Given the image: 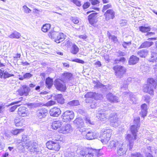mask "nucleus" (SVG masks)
Wrapping results in <instances>:
<instances>
[{
  "label": "nucleus",
  "instance_id": "1",
  "mask_svg": "<svg viewBox=\"0 0 157 157\" xmlns=\"http://www.w3.org/2000/svg\"><path fill=\"white\" fill-rule=\"evenodd\" d=\"M140 117H137L135 118L134 120V124L132 125L130 127L131 132L133 136V137L131 134H128L125 137L126 140L129 143L134 142V140L136 139L137 135V133L140 126Z\"/></svg>",
  "mask_w": 157,
  "mask_h": 157
},
{
  "label": "nucleus",
  "instance_id": "2",
  "mask_svg": "<svg viewBox=\"0 0 157 157\" xmlns=\"http://www.w3.org/2000/svg\"><path fill=\"white\" fill-rule=\"evenodd\" d=\"M156 82L154 79L148 78L147 80V84L144 86V91L151 95H153L154 89L156 88Z\"/></svg>",
  "mask_w": 157,
  "mask_h": 157
},
{
  "label": "nucleus",
  "instance_id": "3",
  "mask_svg": "<svg viewBox=\"0 0 157 157\" xmlns=\"http://www.w3.org/2000/svg\"><path fill=\"white\" fill-rule=\"evenodd\" d=\"M48 35L57 43L63 41L65 39L64 35L62 33L53 32L48 33Z\"/></svg>",
  "mask_w": 157,
  "mask_h": 157
},
{
  "label": "nucleus",
  "instance_id": "4",
  "mask_svg": "<svg viewBox=\"0 0 157 157\" xmlns=\"http://www.w3.org/2000/svg\"><path fill=\"white\" fill-rule=\"evenodd\" d=\"M74 117V114L72 111L67 110L64 112L61 118L63 121L65 122H67L73 119Z\"/></svg>",
  "mask_w": 157,
  "mask_h": 157
},
{
  "label": "nucleus",
  "instance_id": "5",
  "mask_svg": "<svg viewBox=\"0 0 157 157\" xmlns=\"http://www.w3.org/2000/svg\"><path fill=\"white\" fill-rule=\"evenodd\" d=\"M113 68L115 71L116 75L120 78L122 77L126 71V69L121 65H117L113 67Z\"/></svg>",
  "mask_w": 157,
  "mask_h": 157
},
{
  "label": "nucleus",
  "instance_id": "6",
  "mask_svg": "<svg viewBox=\"0 0 157 157\" xmlns=\"http://www.w3.org/2000/svg\"><path fill=\"white\" fill-rule=\"evenodd\" d=\"M109 117H109V120L110 121L111 125L115 127L118 126L120 124V122L118 120L116 113H111Z\"/></svg>",
  "mask_w": 157,
  "mask_h": 157
},
{
  "label": "nucleus",
  "instance_id": "7",
  "mask_svg": "<svg viewBox=\"0 0 157 157\" xmlns=\"http://www.w3.org/2000/svg\"><path fill=\"white\" fill-rule=\"evenodd\" d=\"M64 83L62 79H57L55 80L54 85L57 90L63 91L66 89V85Z\"/></svg>",
  "mask_w": 157,
  "mask_h": 157
},
{
  "label": "nucleus",
  "instance_id": "8",
  "mask_svg": "<svg viewBox=\"0 0 157 157\" xmlns=\"http://www.w3.org/2000/svg\"><path fill=\"white\" fill-rule=\"evenodd\" d=\"M47 147L49 149L58 151L60 148V146L58 143L54 142L52 141H49L46 143Z\"/></svg>",
  "mask_w": 157,
  "mask_h": 157
},
{
  "label": "nucleus",
  "instance_id": "9",
  "mask_svg": "<svg viewBox=\"0 0 157 157\" xmlns=\"http://www.w3.org/2000/svg\"><path fill=\"white\" fill-rule=\"evenodd\" d=\"M117 147V153L120 156L125 154L127 150V146L125 144H120Z\"/></svg>",
  "mask_w": 157,
  "mask_h": 157
},
{
  "label": "nucleus",
  "instance_id": "10",
  "mask_svg": "<svg viewBox=\"0 0 157 157\" xmlns=\"http://www.w3.org/2000/svg\"><path fill=\"white\" fill-rule=\"evenodd\" d=\"M108 130L106 129L102 131L100 134L99 138L103 144H106L108 142Z\"/></svg>",
  "mask_w": 157,
  "mask_h": 157
},
{
  "label": "nucleus",
  "instance_id": "11",
  "mask_svg": "<svg viewBox=\"0 0 157 157\" xmlns=\"http://www.w3.org/2000/svg\"><path fill=\"white\" fill-rule=\"evenodd\" d=\"M17 113L19 116L22 117H25L29 115V111L27 108L23 106L19 108Z\"/></svg>",
  "mask_w": 157,
  "mask_h": 157
},
{
  "label": "nucleus",
  "instance_id": "12",
  "mask_svg": "<svg viewBox=\"0 0 157 157\" xmlns=\"http://www.w3.org/2000/svg\"><path fill=\"white\" fill-rule=\"evenodd\" d=\"M30 91L29 88L26 85H24L22 86V89H19L17 91L18 94L20 96L25 95L27 96L29 94V93Z\"/></svg>",
  "mask_w": 157,
  "mask_h": 157
},
{
  "label": "nucleus",
  "instance_id": "13",
  "mask_svg": "<svg viewBox=\"0 0 157 157\" xmlns=\"http://www.w3.org/2000/svg\"><path fill=\"white\" fill-rule=\"evenodd\" d=\"M72 75L69 72H66L63 74L61 76V79L64 83L68 82L72 78Z\"/></svg>",
  "mask_w": 157,
  "mask_h": 157
},
{
  "label": "nucleus",
  "instance_id": "14",
  "mask_svg": "<svg viewBox=\"0 0 157 157\" xmlns=\"http://www.w3.org/2000/svg\"><path fill=\"white\" fill-rule=\"evenodd\" d=\"M61 111L60 109L55 107L51 109L49 111L51 116L54 117H57L61 113Z\"/></svg>",
  "mask_w": 157,
  "mask_h": 157
},
{
  "label": "nucleus",
  "instance_id": "15",
  "mask_svg": "<svg viewBox=\"0 0 157 157\" xmlns=\"http://www.w3.org/2000/svg\"><path fill=\"white\" fill-rule=\"evenodd\" d=\"M102 109H99L98 112L96 114L97 117L100 120L104 121L106 119L107 117V114L103 112V111H101Z\"/></svg>",
  "mask_w": 157,
  "mask_h": 157
},
{
  "label": "nucleus",
  "instance_id": "16",
  "mask_svg": "<svg viewBox=\"0 0 157 157\" xmlns=\"http://www.w3.org/2000/svg\"><path fill=\"white\" fill-rule=\"evenodd\" d=\"M48 114V111L44 108H42L37 112V115L40 119L45 117Z\"/></svg>",
  "mask_w": 157,
  "mask_h": 157
},
{
  "label": "nucleus",
  "instance_id": "17",
  "mask_svg": "<svg viewBox=\"0 0 157 157\" xmlns=\"http://www.w3.org/2000/svg\"><path fill=\"white\" fill-rule=\"evenodd\" d=\"M63 124L62 121L60 120L53 121L51 125V128L54 130H56L61 127Z\"/></svg>",
  "mask_w": 157,
  "mask_h": 157
},
{
  "label": "nucleus",
  "instance_id": "18",
  "mask_svg": "<svg viewBox=\"0 0 157 157\" xmlns=\"http://www.w3.org/2000/svg\"><path fill=\"white\" fill-rule=\"evenodd\" d=\"M72 130L71 126L70 124H67L63 126L61 129V132L63 134H66Z\"/></svg>",
  "mask_w": 157,
  "mask_h": 157
},
{
  "label": "nucleus",
  "instance_id": "19",
  "mask_svg": "<svg viewBox=\"0 0 157 157\" xmlns=\"http://www.w3.org/2000/svg\"><path fill=\"white\" fill-rule=\"evenodd\" d=\"M118 97L113 95L111 93H109V102L111 103H117L119 102Z\"/></svg>",
  "mask_w": 157,
  "mask_h": 157
},
{
  "label": "nucleus",
  "instance_id": "20",
  "mask_svg": "<svg viewBox=\"0 0 157 157\" xmlns=\"http://www.w3.org/2000/svg\"><path fill=\"white\" fill-rule=\"evenodd\" d=\"M141 111L140 112L141 116L144 118L145 116L147 115V105L146 104L144 103L141 106Z\"/></svg>",
  "mask_w": 157,
  "mask_h": 157
},
{
  "label": "nucleus",
  "instance_id": "21",
  "mask_svg": "<svg viewBox=\"0 0 157 157\" xmlns=\"http://www.w3.org/2000/svg\"><path fill=\"white\" fill-rule=\"evenodd\" d=\"M139 60V58L136 56L132 55L129 58L128 63L129 65H135L137 63Z\"/></svg>",
  "mask_w": 157,
  "mask_h": 157
},
{
  "label": "nucleus",
  "instance_id": "22",
  "mask_svg": "<svg viewBox=\"0 0 157 157\" xmlns=\"http://www.w3.org/2000/svg\"><path fill=\"white\" fill-rule=\"evenodd\" d=\"M74 123L77 127L84 126V123L82 118L79 117L76 118L74 121Z\"/></svg>",
  "mask_w": 157,
  "mask_h": 157
},
{
  "label": "nucleus",
  "instance_id": "23",
  "mask_svg": "<svg viewBox=\"0 0 157 157\" xmlns=\"http://www.w3.org/2000/svg\"><path fill=\"white\" fill-rule=\"evenodd\" d=\"M148 51L147 49H142L137 52V54L141 58H145L148 55Z\"/></svg>",
  "mask_w": 157,
  "mask_h": 157
},
{
  "label": "nucleus",
  "instance_id": "24",
  "mask_svg": "<svg viewBox=\"0 0 157 157\" xmlns=\"http://www.w3.org/2000/svg\"><path fill=\"white\" fill-rule=\"evenodd\" d=\"M153 44L154 43L153 42H149L148 41H145L141 44L139 47L138 49L149 48L153 45Z\"/></svg>",
  "mask_w": 157,
  "mask_h": 157
},
{
  "label": "nucleus",
  "instance_id": "25",
  "mask_svg": "<svg viewBox=\"0 0 157 157\" xmlns=\"http://www.w3.org/2000/svg\"><path fill=\"white\" fill-rule=\"evenodd\" d=\"M120 143L118 142H116L115 141L113 140L110 141L109 142V148L114 150L116 149L117 146H118Z\"/></svg>",
  "mask_w": 157,
  "mask_h": 157
},
{
  "label": "nucleus",
  "instance_id": "26",
  "mask_svg": "<svg viewBox=\"0 0 157 157\" xmlns=\"http://www.w3.org/2000/svg\"><path fill=\"white\" fill-rule=\"evenodd\" d=\"M45 84L46 86L48 89H50L53 84V79L50 78L49 77H48L45 80Z\"/></svg>",
  "mask_w": 157,
  "mask_h": 157
},
{
  "label": "nucleus",
  "instance_id": "27",
  "mask_svg": "<svg viewBox=\"0 0 157 157\" xmlns=\"http://www.w3.org/2000/svg\"><path fill=\"white\" fill-rule=\"evenodd\" d=\"M21 36L20 33L17 31H15L9 36V37L12 38L18 39Z\"/></svg>",
  "mask_w": 157,
  "mask_h": 157
},
{
  "label": "nucleus",
  "instance_id": "28",
  "mask_svg": "<svg viewBox=\"0 0 157 157\" xmlns=\"http://www.w3.org/2000/svg\"><path fill=\"white\" fill-rule=\"evenodd\" d=\"M94 133L92 132L88 131L86 132V138L87 140H91L94 139L95 138L94 135Z\"/></svg>",
  "mask_w": 157,
  "mask_h": 157
},
{
  "label": "nucleus",
  "instance_id": "29",
  "mask_svg": "<svg viewBox=\"0 0 157 157\" xmlns=\"http://www.w3.org/2000/svg\"><path fill=\"white\" fill-rule=\"evenodd\" d=\"M36 142H34L33 141H30L27 142L26 144V145L23 146H22V147L24 148L26 147L27 148L29 147H33V146L36 145Z\"/></svg>",
  "mask_w": 157,
  "mask_h": 157
},
{
  "label": "nucleus",
  "instance_id": "30",
  "mask_svg": "<svg viewBox=\"0 0 157 157\" xmlns=\"http://www.w3.org/2000/svg\"><path fill=\"white\" fill-rule=\"evenodd\" d=\"M139 30L142 33H145L148 32L151 30V28L150 27H145L144 26H140L139 27Z\"/></svg>",
  "mask_w": 157,
  "mask_h": 157
},
{
  "label": "nucleus",
  "instance_id": "31",
  "mask_svg": "<svg viewBox=\"0 0 157 157\" xmlns=\"http://www.w3.org/2000/svg\"><path fill=\"white\" fill-rule=\"evenodd\" d=\"M129 97L130 100L131 102V103L136 104L137 100V98L136 97V95L132 93H131L129 94Z\"/></svg>",
  "mask_w": 157,
  "mask_h": 157
},
{
  "label": "nucleus",
  "instance_id": "32",
  "mask_svg": "<svg viewBox=\"0 0 157 157\" xmlns=\"http://www.w3.org/2000/svg\"><path fill=\"white\" fill-rule=\"evenodd\" d=\"M78 51L79 49L78 47L75 44H73L71 48V53L74 54H76L78 53Z\"/></svg>",
  "mask_w": 157,
  "mask_h": 157
},
{
  "label": "nucleus",
  "instance_id": "33",
  "mask_svg": "<svg viewBox=\"0 0 157 157\" xmlns=\"http://www.w3.org/2000/svg\"><path fill=\"white\" fill-rule=\"evenodd\" d=\"M108 5H105L104 6L102 11L103 12H105L106 11L105 13L104 14V16L105 17V20H107V17L108 16Z\"/></svg>",
  "mask_w": 157,
  "mask_h": 157
},
{
  "label": "nucleus",
  "instance_id": "34",
  "mask_svg": "<svg viewBox=\"0 0 157 157\" xmlns=\"http://www.w3.org/2000/svg\"><path fill=\"white\" fill-rule=\"evenodd\" d=\"M51 27L50 25L48 24H46L43 25L41 28V30L44 32H47L50 29Z\"/></svg>",
  "mask_w": 157,
  "mask_h": 157
},
{
  "label": "nucleus",
  "instance_id": "35",
  "mask_svg": "<svg viewBox=\"0 0 157 157\" xmlns=\"http://www.w3.org/2000/svg\"><path fill=\"white\" fill-rule=\"evenodd\" d=\"M115 17V12L113 10L109 9V19H113Z\"/></svg>",
  "mask_w": 157,
  "mask_h": 157
},
{
  "label": "nucleus",
  "instance_id": "36",
  "mask_svg": "<svg viewBox=\"0 0 157 157\" xmlns=\"http://www.w3.org/2000/svg\"><path fill=\"white\" fill-rule=\"evenodd\" d=\"M24 121L23 120L16 119L14 121L15 125L16 126H21L23 125Z\"/></svg>",
  "mask_w": 157,
  "mask_h": 157
},
{
  "label": "nucleus",
  "instance_id": "37",
  "mask_svg": "<svg viewBox=\"0 0 157 157\" xmlns=\"http://www.w3.org/2000/svg\"><path fill=\"white\" fill-rule=\"evenodd\" d=\"M68 104L72 106H75L78 105L79 104L78 101L77 100H72L69 102Z\"/></svg>",
  "mask_w": 157,
  "mask_h": 157
},
{
  "label": "nucleus",
  "instance_id": "38",
  "mask_svg": "<svg viewBox=\"0 0 157 157\" xmlns=\"http://www.w3.org/2000/svg\"><path fill=\"white\" fill-rule=\"evenodd\" d=\"M96 95V93L89 92L87 93L85 95V97L86 98H94Z\"/></svg>",
  "mask_w": 157,
  "mask_h": 157
},
{
  "label": "nucleus",
  "instance_id": "39",
  "mask_svg": "<svg viewBox=\"0 0 157 157\" xmlns=\"http://www.w3.org/2000/svg\"><path fill=\"white\" fill-rule=\"evenodd\" d=\"M109 38L111 39L114 43H117L118 41L117 37L114 35H110L109 33Z\"/></svg>",
  "mask_w": 157,
  "mask_h": 157
},
{
  "label": "nucleus",
  "instance_id": "40",
  "mask_svg": "<svg viewBox=\"0 0 157 157\" xmlns=\"http://www.w3.org/2000/svg\"><path fill=\"white\" fill-rule=\"evenodd\" d=\"M2 73H3V78H5L14 76V75L13 74H11L5 71V72H4V71H3L2 70Z\"/></svg>",
  "mask_w": 157,
  "mask_h": 157
},
{
  "label": "nucleus",
  "instance_id": "41",
  "mask_svg": "<svg viewBox=\"0 0 157 157\" xmlns=\"http://www.w3.org/2000/svg\"><path fill=\"white\" fill-rule=\"evenodd\" d=\"M151 146H147L143 150V152L144 154H145V152L150 153L152 152L151 149Z\"/></svg>",
  "mask_w": 157,
  "mask_h": 157
},
{
  "label": "nucleus",
  "instance_id": "42",
  "mask_svg": "<svg viewBox=\"0 0 157 157\" xmlns=\"http://www.w3.org/2000/svg\"><path fill=\"white\" fill-rule=\"evenodd\" d=\"M23 129H15L12 132V133L14 135H17V134L23 132Z\"/></svg>",
  "mask_w": 157,
  "mask_h": 157
},
{
  "label": "nucleus",
  "instance_id": "43",
  "mask_svg": "<svg viewBox=\"0 0 157 157\" xmlns=\"http://www.w3.org/2000/svg\"><path fill=\"white\" fill-rule=\"evenodd\" d=\"M131 157H143V155L140 152H135L132 153L131 155Z\"/></svg>",
  "mask_w": 157,
  "mask_h": 157
},
{
  "label": "nucleus",
  "instance_id": "44",
  "mask_svg": "<svg viewBox=\"0 0 157 157\" xmlns=\"http://www.w3.org/2000/svg\"><path fill=\"white\" fill-rule=\"evenodd\" d=\"M95 87L97 88H102L104 89L105 88H106L105 86L100 83V82L97 83Z\"/></svg>",
  "mask_w": 157,
  "mask_h": 157
},
{
  "label": "nucleus",
  "instance_id": "45",
  "mask_svg": "<svg viewBox=\"0 0 157 157\" xmlns=\"http://www.w3.org/2000/svg\"><path fill=\"white\" fill-rule=\"evenodd\" d=\"M126 60V59L125 58L122 57L120 58L119 59H115V63H119V62H124Z\"/></svg>",
  "mask_w": 157,
  "mask_h": 157
},
{
  "label": "nucleus",
  "instance_id": "46",
  "mask_svg": "<svg viewBox=\"0 0 157 157\" xmlns=\"http://www.w3.org/2000/svg\"><path fill=\"white\" fill-rule=\"evenodd\" d=\"M23 8L24 10V12L26 13H29L31 12V10L28 8L26 6H24Z\"/></svg>",
  "mask_w": 157,
  "mask_h": 157
},
{
  "label": "nucleus",
  "instance_id": "47",
  "mask_svg": "<svg viewBox=\"0 0 157 157\" xmlns=\"http://www.w3.org/2000/svg\"><path fill=\"white\" fill-rule=\"evenodd\" d=\"M25 79H28L31 78L33 76V75L30 73H26L24 75Z\"/></svg>",
  "mask_w": 157,
  "mask_h": 157
},
{
  "label": "nucleus",
  "instance_id": "48",
  "mask_svg": "<svg viewBox=\"0 0 157 157\" xmlns=\"http://www.w3.org/2000/svg\"><path fill=\"white\" fill-rule=\"evenodd\" d=\"M85 121L86 123L87 124H94V122L93 121H91L90 118L89 117H86L85 118Z\"/></svg>",
  "mask_w": 157,
  "mask_h": 157
},
{
  "label": "nucleus",
  "instance_id": "49",
  "mask_svg": "<svg viewBox=\"0 0 157 157\" xmlns=\"http://www.w3.org/2000/svg\"><path fill=\"white\" fill-rule=\"evenodd\" d=\"M21 104L17 105L11 107L10 109V111L11 112H13L16 109L17 107L19 106Z\"/></svg>",
  "mask_w": 157,
  "mask_h": 157
},
{
  "label": "nucleus",
  "instance_id": "50",
  "mask_svg": "<svg viewBox=\"0 0 157 157\" xmlns=\"http://www.w3.org/2000/svg\"><path fill=\"white\" fill-rule=\"evenodd\" d=\"M70 1L78 6H81L80 2L78 0H70Z\"/></svg>",
  "mask_w": 157,
  "mask_h": 157
},
{
  "label": "nucleus",
  "instance_id": "51",
  "mask_svg": "<svg viewBox=\"0 0 157 157\" xmlns=\"http://www.w3.org/2000/svg\"><path fill=\"white\" fill-rule=\"evenodd\" d=\"M94 100L93 101V102L90 105V107L92 108H94L97 105L96 103V99H94Z\"/></svg>",
  "mask_w": 157,
  "mask_h": 157
},
{
  "label": "nucleus",
  "instance_id": "52",
  "mask_svg": "<svg viewBox=\"0 0 157 157\" xmlns=\"http://www.w3.org/2000/svg\"><path fill=\"white\" fill-rule=\"evenodd\" d=\"M127 21L125 20H122L120 21V24L122 26L126 25Z\"/></svg>",
  "mask_w": 157,
  "mask_h": 157
},
{
  "label": "nucleus",
  "instance_id": "53",
  "mask_svg": "<svg viewBox=\"0 0 157 157\" xmlns=\"http://www.w3.org/2000/svg\"><path fill=\"white\" fill-rule=\"evenodd\" d=\"M97 14L96 13H93L91 14L88 16V19H95Z\"/></svg>",
  "mask_w": 157,
  "mask_h": 157
},
{
  "label": "nucleus",
  "instance_id": "54",
  "mask_svg": "<svg viewBox=\"0 0 157 157\" xmlns=\"http://www.w3.org/2000/svg\"><path fill=\"white\" fill-rule=\"evenodd\" d=\"M29 140V137L25 135H23L22 136V141L25 142Z\"/></svg>",
  "mask_w": 157,
  "mask_h": 157
},
{
  "label": "nucleus",
  "instance_id": "55",
  "mask_svg": "<svg viewBox=\"0 0 157 157\" xmlns=\"http://www.w3.org/2000/svg\"><path fill=\"white\" fill-rule=\"evenodd\" d=\"M55 103V102L53 101H50L47 103H46V105L47 106H52Z\"/></svg>",
  "mask_w": 157,
  "mask_h": 157
},
{
  "label": "nucleus",
  "instance_id": "56",
  "mask_svg": "<svg viewBox=\"0 0 157 157\" xmlns=\"http://www.w3.org/2000/svg\"><path fill=\"white\" fill-rule=\"evenodd\" d=\"M72 21L75 24H78L79 22L78 19L77 17H72L71 19Z\"/></svg>",
  "mask_w": 157,
  "mask_h": 157
},
{
  "label": "nucleus",
  "instance_id": "57",
  "mask_svg": "<svg viewBox=\"0 0 157 157\" xmlns=\"http://www.w3.org/2000/svg\"><path fill=\"white\" fill-rule=\"evenodd\" d=\"M134 144V142H130V143H129V144H128L127 145H126L127 146V147L128 146L129 150H132V149L133 148Z\"/></svg>",
  "mask_w": 157,
  "mask_h": 157
},
{
  "label": "nucleus",
  "instance_id": "58",
  "mask_svg": "<svg viewBox=\"0 0 157 157\" xmlns=\"http://www.w3.org/2000/svg\"><path fill=\"white\" fill-rule=\"evenodd\" d=\"M90 3H89L88 2H86V3H85L84 4V5L83 6V9H86L88 7H89V6H90Z\"/></svg>",
  "mask_w": 157,
  "mask_h": 157
},
{
  "label": "nucleus",
  "instance_id": "59",
  "mask_svg": "<svg viewBox=\"0 0 157 157\" xmlns=\"http://www.w3.org/2000/svg\"><path fill=\"white\" fill-rule=\"evenodd\" d=\"M118 56H124L126 55V53L125 52H122L121 51H119L117 52Z\"/></svg>",
  "mask_w": 157,
  "mask_h": 157
},
{
  "label": "nucleus",
  "instance_id": "60",
  "mask_svg": "<svg viewBox=\"0 0 157 157\" xmlns=\"http://www.w3.org/2000/svg\"><path fill=\"white\" fill-rule=\"evenodd\" d=\"M91 2L92 5H95L99 3V2L98 0H89Z\"/></svg>",
  "mask_w": 157,
  "mask_h": 157
},
{
  "label": "nucleus",
  "instance_id": "61",
  "mask_svg": "<svg viewBox=\"0 0 157 157\" xmlns=\"http://www.w3.org/2000/svg\"><path fill=\"white\" fill-rule=\"evenodd\" d=\"M84 126L78 127L79 129V131L81 132H83L86 131V129L84 127Z\"/></svg>",
  "mask_w": 157,
  "mask_h": 157
},
{
  "label": "nucleus",
  "instance_id": "62",
  "mask_svg": "<svg viewBox=\"0 0 157 157\" xmlns=\"http://www.w3.org/2000/svg\"><path fill=\"white\" fill-rule=\"evenodd\" d=\"M144 100L146 102L148 103L150 101V98L148 96H144Z\"/></svg>",
  "mask_w": 157,
  "mask_h": 157
},
{
  "label": "nucleus",
  "instance_id": "63",
  "mask_svg": "<svg viewBox=\"0 0 157 157\" xmlns=\"http://www.w3.org/2000/svg\"><path fill=\"white\" fill-rule=\"evenodd\" d=\"M56 100L58 103L61 104H63L64 103V99L63 98H62L58 99Z\"/></svg>",
  "mask_w": 157,
  "mask_h": 157
},
{
  "label": "nucleus",
  "instance_id": "64",
  "mask_svg": "<svg viewBox=\"0 0 157 157\" xmlns=\"http://www.w3.org/2000/svg\"><path fill=\"white\" fill-rule=\"evenodd\" d=\"M151 152L150 153H146L145 152V154H144L146 157H154L152 154L151 153Z\"/></svg>",
  "mask_w": 157,
  "mask_h": 157
}]
</instances>
